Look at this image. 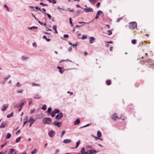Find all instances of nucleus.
Listing matches in <instances>:
<instances>
[{
    "instance_id": "e433bc0d",
    "label": "nucleus",
    "mask_w": 154,
    "mask_h": 154,
    "mask_svg": "<svg viewBox=\"0 0 154 154\" xmlns=\"http://www.w3.org/2000/svg\"><path fill=\"white\" fill-rule=\"evenodd\" d=\"M100 14H99V13H97L96 15V17H95L94 19H97L99 18V16L100 15Z\"/></svg>"
},
{
    "instance_id": "052dcab7",
    "label": "nucleus",
    "mask_w": 154,
    "mask_h": 154,
    "mask_svg": "<svg viewBox=\"0 0 154 154\" xmlns=\"http://www.w3.org/2000/svg\"><path fill=\"white\" fill-rule=\"evenodd\" d=\"M72 46L73 47V48L75 47V48H76V47H77V44H73L72 45Z\"/></svg>"
},
{
    "instance_id": "49530a36",
    "label": "nucleus",
    "mask_w": 154,
    "mask_h": 154,
    "mask_svg": "<svg viewBox=\"0 0 154 154\" xmlns=\"http://www.w3.org/2000/svg\"><path fill=\"white\" fill-rule=\"evenodd\" d=\"M78 23L79 24H87L89 23H86L84 22H79Z\"/></svg>"
},
{
    "instance_id": "a18cd8bd",
    "label": "nucleus",
    "mask_w": 154,
    "mask_h": 154,
    "mask_svg": "<svg viewBox=\"0 0 154 154\" xmlns=\"http://www.w3.org/2000/svg\"><path fill=\"white\" fill-rule=\"evenodd\" d=\"M40 4L41 5H42L43 6H48L47 4H44L42 2H41L40 3Z\"/></svg>"
},
{
    "instance_id": "79ce46f5",
    "label": "nucleus",
    "mask_w": 154,
    "mask_h": 154,
    "mask_svg": "<svg viewBox=\"0 0 154 154\" xmlns=\"http://www.w3.org/2000/svg\"><path fill=\"white\" fill-rule=\"evenodd\" d=\"M7 142H6L4 144L2 145L1 146V148L2 149L3 147L4 146H5L7 144Z\"/></svg>"
},
{
    "instance_id": "6e6552de",
    "label": "nucleus",
    "mask_w": 154,
    "mask_h": 154,
    "mask_svg": "<svg viewBox=\"0 0 154 154\" xmlns=\"http://www.w3.org/2000/svg\"><path fill=\"white\" fill-rule=\"evenodd\" d=\"M89 39V43L91 44H92L95 42V38L93 36L90 37Z\"/></svg>"
},
{
    "instance_id": "393cba45",
    "label": "nucleus",
    "mask_w": 154,
    "mask_h": 154,
    "mask_svg": "<svg viewBox=\"0 0 154 154\" xmlns=\"http://www.w3.org/2000/svg\"><path fill=\"white\" fill-rule=\"evenodd\" d=\"M43 13L44 14L47 15L48 17L49 18V19H51V15L50 14H49L48 13H45L44 12H43Z\"/></svg>"
},
{
    "instance_id": "f704fd0d",
    "label": "nucleus",
    "mask_w": 154,
    "mask_h": 154,
    "mask_svg": "<svg viewBox=\"0 0 154 154\" xmlns=\"http://www.w3.org/2000/svg\"><path fill=\"white\" fill-rule=\"evenodd\" d=\"M64 10L66 11H68L70 12H72L74 11L73 9H72L71 10H70V8H68L67 9H65Z\"/></svg>"
},
{
    "instance_id": "423d86ee",
    "label": "nucleus",
    "mask_w": 154,
    "mask_h": 154,
    "mask_svg": "<svg viewBox=\"0 0 154 154\" xmlns=\"http://www.w3.org/2000/svg\"><path fill=\"white\" fill-rule=\"evenodd\" d=\"M8 125V122L7 121H5L3 122L2 123L0 126V128H4Z\"/></svg>"
},
{
    "instance_id": "4468645a",
    "label": "nucleus",
    "mask_w": 154,
    "mask_h": 154,
    "mask_svg": "<svg viewBox=\"0 0 154 154\" xmlns=\"http://www.w3.org/2000/svg\"><path fill=\"white\" fill-rule=\"evenodd\" d=\"M57 68L58 69H59V72L61 74L63 73L64 71H63L62 69V68L61 67L59 66H57Z\"/></svg>"
},
{
    "instance_id": "c85d7f7f",
    "label": "nucleus",
    "mask_w": 154,
    "mask_h": 154,
    "mask_svg": "<svg viewBox=\"0 0 154 154\" xmlns=\"http://www.w3.org/2000/svg\"><path fill=\"white\" fill-rule=\"evenodd\" d=\"M54 112L55 113H60V110L59 109H55L54 110Z\"/></svg>"
},
{
    "instance_id": "de8ad7c7",
    "label": "nucleus",
    "mask_w": 154,
    "mask_h": 154,
    "mask_svg": "<svg viewBox=\"0 0 154 154\" xmlns=\"http://www.w3.org/2000/svg\"><path fill=\"white\" fill-rule=\"evenodd\" d=\"M87 37V36L86 35L85 36L83 35L81 38V39H84L86 38Z\"/></svg>"
},
{
    "instance_id": "cd10ccee",
    "label": "nucleus",
    "mask_w": 154,
    "mask_h": 154,
    "mask_svg": "<svg viewBox=\"0 0 154 154\" xmlns=\"http://www.w3.org/2000/svg\"><path fill=\"white\" fill-rule=\"evenodd\" d=\"M32 85L33 86H40V85L39 84H37L35 83H32Z\"/></svg>"
},
{
    "instance_id": "a19ab883",
    "label": "nucleus",
    "mask_w": 154,
    "mask_h": 154,
    "mask_svg": "<svg viewBox=\"0 0 154 154\" xmlns=\"http://www.w3.org/2000/svg\"><path fill=\"white\" fill-rule=\"evenodd\" d=\"M57 26L56 25H54L52 27V29H53L55 30H57Z\"/></svg>"
},
{
    "instance_id": "7c9ffc66",
    "label": "nucleus",
    "mask_w": 154,
    "mask_h": 154,
    "mask_svg": "<svg viewBox=\"0 0 154 154\" xmlns=\"http://www.w3.org/2000/svg\"><path fill=\"white\" fill-rule=\"evenodd\" d=\"M46 106H47L46 105H44L42 107V109L44 110H45L46 109Z\"/></svg>"
},
{
    "instance_id": "c9c22d12",
    "label": "nucleus",
    "mask_w": 154,
    "mask_h": 154,
    "mask_svg": "<svg viewBox=\"0 0 154 154\" xmlns=\"http://www.w3.org/2000/svg\"><path fill=\"white\" fill-rule=\"evenodd\" d=\"M33 122V123H34L35 122V121H34V119L32 118V117H30V118L29 120L28 121V122Z\"/></svg>"
},
{
    "instance_id": "338daca9",
    "label": "nucleus",
    "mask_w": 154,
    "mask_h": 154,
    "mask_svg": "<svg viewBox=\"0 0 154 154\" xmlns=\"http://www.w3.org/2000/svg\"><path fill=\"white\" fill-rule=\"evenodd\" d=\"M34 111H35V109H33V110H31V111H30V113L31 114L33 113L34 112Z\"/></svg>"
},
{
    "instance_id": "20e7f679",
    "label": "nucleus",
    "mask_w": 154,
    "mask_h": 154,
    "mask_svg": "<svg viewBox=\"0 0 154 154\" xmlns=\"http://www.w3.org/2000/svg\"><path fill=\"white\" fill-rule=\"evenodd\" d=\"M53 124L55 126L60 128L61 126L62 123L61 122H57V120H56L54 122Z\"/></svg>"
},
{
    "instance_id": "69168bd1",
    "label": "nucleus",
    "mask_w": 154,
    "mask_h": 154,
    "mask_svg": "<svg viewBox=\"0 0 154 154\" xmlns=\"http://www.w3.org/2000/svg\"><path fill=\"white\" fill-rule=\"evenodd\" d=\"M46 30L47 31H51V29H50L49 28L47 27H46Z\"/></svg>"
},
{
    "instance_id": "2f4dec72",
    "label": "nucleus",
    "mask_w": 154,
    "mask_h": 154,
    "mask_svg": "<svg viewBox=\"0 0 154 154\" xmlns=\"http://www.w3.org/2000/svg\"><path fill=\"white\" fill-rule=\"evenodd\" d=\"M38 22L41 25H44V26H46V23H42V22H40L39 20H38Z\"/></svg>"
},
{
    "instance_id": "13d9d810",
    "label": "nucleus",
    "mask_w": 154,
    "mask_h": 154,
    "mask_svg": "<svg viewBox=\"0 0 154 154\" xmlns=\"http://www.w3.org/2000/svg\"><path fill=\"white\" fill-rule=\"evenodd\" d=\"M32 45L33 47H35L37 45L36 43L35 42H34L32 44Z\"/></svg>"
},
{
    "instance_id": "a878e982",
    "label": "nucleus",
    "mask_w": 154,
    "mask_h": 154,
    "mask_svg": "<svg viewBox=\"0 0 154 154\" xmlns=\"http://www.w3.org/2000/svg\"><path fill=\"white\" fill-rule=\"evenodd\" d=\"M106 83L107 85H110L111 84V82L110 80H108L106 81Z\"/></svg>"
},
{
    "instance_id": "6ab92c4d",
    "label": "nucleus",
    "mask_w": 154,
    "mask_h": 154,
    "mask_svg": "<svg viewBox=\"0 0 154 154\" xmlns=\"http://www.w3.org/2000/svg\"><path fill=\"white\" fill-rule=\"evenodd\" d=\"M28 57L26 56H23L22 57V60H25L28 58Z\"/></svg>"
},
{
    "instance_id": "ea45409f",
    "label": "nucleus",
    "mask_w": 154,
    "mask_h": 154,
    "mask_svg": "<svg viewBox=\"0 0 154 154\" xmlns=\"http://www.w3.org/2000/svg\"><path fill=\"white\" fill-rule=\"evenodd\" d=\"M4 6L5 8H7V10L8 11H10L9 8L7 6V5H4Z\"/></svg>"
},
{
    "instance_id": "603ef678",
    "label": "nucleus",
    "mask_w": 154,
    "mask_h": 154,
    "mask_svg": "<svg viewBox=\"0 0 154 154\" xmlns=\"http://www.w3.org/2000/svg\"><path fill=\"white\" fill-rule=\"evenodd\" d=\"M16 85L17 87H20L21 86V85L19 82H18L16 84Z\"/></svg>"
},
{
    "instance_id": "0eeeda50",
    "label": "nucleus",
    "mask_w": 154,
    "mask_h": 154,
    "mask_svg": "<svg viewBox=\"0 0 154 154\" xmlns=\"http://www.w3.org/2000/svg\"><path fill=\"white\" fill-rule=\"evenodd\" d=\"M55 134V132L53 130H51L48 132V135L50 137H53Z\"/></svg>"
},
{
    "instance_id": "4d7b16f0",
    "label": "nucleus",
    "mask_w": 154,
    "mask_h": 154,
    "mask_svg": "<svg viewBox=\"0 0 154 154\" xmlns=\"http://www.w3.org/2000/svg\"><path fill=\"white\" fill-rule=\"evenodd\" d=\"M72 47H70L68 49V51L69 52H71V51H72Z\"/></svg>"
},
{
    "instance_id": "6e6d98bb",
    "label": "nucleus",
    "mask_w": 154,
    "mask_h": 154,
    "mask_svg": "<svg viewBox=\"0 0 154 154\" xmlns=\"http://www.w3.org/2000/svg\"><path fill=\"white\" fill-rule=\"evenodd\" d=\"M108 32H109L108 34V35H110L112 34V32L111 30H109Z\"/></svg>"
},
{
    "instance_id": "0e129e2a",
    "label": "nucleus",
    "mask_w": 154,
    "mask_h": 154,
    "mask_svg": "<svg viewBox=\"0 0 154 154\" xmlns=\"http://www.w3.org/2000/svg\"><path fill=\"white\" fill-rule=\"evenodd\" d=\"M69 23L70 24L72 23V20H71V17L69 18Z\"/></svg>"
},
{
    "instance_id": "bf43d9fd",
    "label": "nucleus",
    "mask_w": 154,
    "mask_h": 154,
    "mask_svg": "<svg viewBox=\"0 0 154 154\" xmlns=\"http://www.w3.org/2000/svg\"><path fill=\"white\" fill-rule=\"evenodd\" d=\"M122 17H121L120 18H118L116 21L117 22H119L120 20L122 19Z\"/></svg>"
},
{
    "instance_id": "412c9836",
    "label": "nucleus",
    "mask_w": 154,
    "mask_h": 154,
    "mask_svg": "<svg viewBox=\"0 0 154 154\" xmlns=\"http://www.w3.org/2000/svg\"><path fill=\"white\" fill-rule=\"evenodd\" d=\"M97 135L99 137H100L102 136V134L101 132L100 131H98L97 132Z\"/></svg>"
},
{
    "instance_id": "39448f33",
    "label": "nucleus",
    "mask_w": 154,
    "mask_h": 154,
    "mask_svg": "<svg viewBox=\"0 0 154 154\" xmlns=\"http://www.w3.org/2000/svg\"><path fill=\"white\" fill-rule=\"evenodd\" d=\"M63 116V114L62 112L58 113L55 116V118L57 120L61 119Z\"/></svg>"
},
{
    "instance_id": "473e14b6",
    "label": "nucleus",
    "mask_w": 154,
    "mask_h": 154,
    "mask_svg": "<svg viewBox=\"0 0 154 154\" xmlns=\"http://www.w3.org/2000/svg\"><path fill=\"white\" fill-rule=\"evenodd\" d=\"M131 43L132 44L135 45L136 43V40L135 39H133L131 41Z\"/></svg>"
},
{
    "instance_id": "1a4fd4ad",
    "label": "nucleus",
    "mask_w": 154,
    "mask_h": 154,
    "mask_svg": "<svg viewBox=\"0 0 154 154\" xmlns=\"http://www.w3.org/2000/svg\"><path fill=\"white\" fill-rule=\"evenodd\" d=\"M88 154H94L97 152V151L94 149H90L88 150Z\"/></svg>"
},
{
    "instance_id": "3c124183",
    "label": "nucleus",
    "mask_w": 154,
    "mask_h": 154,
    "mask_svg": "<svg viewBox=\"0 0 154 154\" xmlns=\"http://www.w3.org/2000/svg\"><path fill=\"white\" fill-rule=\"evenodd\" d=\"M69 37V35L67 34H64L63 35V37L64 38H68Z\"/></svg>"
},
{
    "instance_id": "7ed1b4c3",
    "label": "nucleus",
    "mask_w": 154,
    "mask_h": 154,
    "mask_svg": "<svg viewBox=\"0 0 154 154\" xmlns=\"http://www.w3.org/2000/svg\"><path fill=\"white\" fill-rule=\"evenodd\" d=\"M81 8L82 9H83L85 11L86 13L93 12V9L90 7L85 8H83L82 7H81Z\"/></svg>"
},
{
    "instance_id": "9d476101",
    "label": "nucleus",
    "mask_w": 154,
    "mask_h": 154,
    "mask_svg": "<svg viewBox=\"0 0 154 154\" xmlns=\"http://www.w3.org/2000/svg\"><path fill=\"white\" fill-rule=\"evenodd\" d=\"M8 104H5L3 105V107L2 109V111H5L7 109V108H8Z\"/></svg>"
},
{
    "instance_id": "aec40b11",
    "label": "nucleus",
    "mask_w": 154,
    "mask_h": 154,
    "mask_svg": "<svg viewBox=\"0 0 154 154\" xmlns=\"http://www.w3.org/2000/svg\"><path fill=\"white\" fill-rule=\"evenodd\" d=\"M11 136V134L10 133H8L6 136V138L8 139L10 138Z\"/></svg>"
},
{
    "instance_id": "864d4df0",
    "label": "nucleus",
    "mask_w": 154,
    "mask_h": 154,
    "mask_svg": "<svg viewBox=\"0 0 154 154\" xmlns=\"http://www.w3.org/2000/svg\"><path fill=\"white\" fill-rule=\"evenodd\" d=\"M100 2H98L96 6V7L98 8L100 6Z\"/></svg>"
},
{
    "instance_id": "4c0bfd02",
    "label": "nucleus",
    "mask_w": 154,
    "mask_h": 154,
    "mask_svg": "<svg viewBox=\"0 0 154 154\" xmlns=\"http://www.w3.org/2000/svg\"><path fill=\"white\" fill-rule=\"evenodd\" d=\"M24 103L23 102H21L20 103L19 105L18 106V107H22V106L24 105Z\"/></svg>"
},
{
    "instance_id": "09e8293b",
    "label": "nucleus",
    "mask_w": 154,
    "mask_h": 154,
    "mask_svg": "<svg viewBox=\"0 0 154 154\" xmlns=\"http://www.w3.org/2000/svg\"><path fill=\"white\" fill-rule=\"evenodd\" d=\"M65 130H63L62 131V134L61 136V137H62L64 134L65 133Z\"/></svg>"
},
{
    "instance_id": "e2e57ef3",
    "label": "nucleus",
    "mask_w": 154,
    "mask_h": 154,
    "mask_svg": "<svg viewBox=\"0 0 154 154\" xmlns=\"http://www.w3.org/2000/svg\"><path fill=\"white\" fill-rule=\"evenodd\" d=\"M30 123L29 125V127H30L31 126H32V124L33 123V122H30Z\"/></svg>"
},
{
    "instance_id": "72a5a7b5",
    "label": "nucleus",
    "mask_w": 154,
    "mask_h": 154,
    "mask_svg": "<svg viewBox=\"0 0 154 154\" xmlns=\"http://www.w3.org/2000/svg\"><path fill=\"white\" fill-rule=\"evenodd\" d=\"M35 8L37 10H38L39 11H41L43 13V12L42 11V10L40 8H39L38 7V6H36L35 7Z\"/></svg>"
},
{
    "instance_id": "5fc2aeb1",
    "label": "nucleus",
    "mask_w": 154,
    "mask_h": 154,
    "mask_svg": "<svg viewBox=\"0 0 154 154\" xmlns=\"http://www.w3.org/2000/svg\"><path fill=\"white\" fill-rule=\"evenodd\" d=\"M23 91V90L22 89H21L20 90H18L17 91V92L18 93H22V92Z\"/></svg>"
},
{
    "instance_id": "c756f323",
    "label": "nucleus",
    "mask_w": 154,
    "mask_h": 154,
    "mask_svg": "<svg viewBox=\"0 0 154 154\" xmlns=\"http://www.w3.org/2000/svg\"><path fill=\"white\" fill-rule=\"evenodd\" d=\"M37 149L36 148H35L31 152V154H34L35 153L37 152Z\"/></svg>"
},
{
    "instance_id": "f3484780",
    "label": "nucleus",
    "mask_w": 154,
    "mask_h": 154,
    "mask_svg": "<svg viewBox=\"0 0 154 154\" xmlns=\"http://www.w3.org/2000/svg\"><path fill=\"white\" fill-rule=\"evenodd\" d=\"M38 28V27L37 26H32L31 27H28V29H30V30L32 29H37Z\"/></svg>"
},
{
    "instance_id": "dca6fc26",
    "label": "nucleus",
    "mask_w": 154,
    "mask_h": 154,
    "mask_svg": "<svg viewBox=\"0 0 154 154\" xmlns=\"http://www.w3.org/2000/svg\"><path fill=\"white\" fill-rule=\"evenodd\" d=\"M97 1V0H89V2L92 5L96 2Z\"/></svg>"
},
{
    "instance_id": "ddd939ff",
    "label": "nucleus",
    "mask_w": 154,
    "mask_h": 154,
    "mask_svg": "<svg viewBox=\"0 0 154 154\" xmlns=\"http://www.w3.org/2000/svg\"><path fill=\"white\" fill-rule=\"evenodd\" d=\"M117 118L118 116H117L116 114V113H114L112 116V119L114 120H115Z\"/></svg>"
},
{
    "instance_id": "bb28decb",
    "label": "nucleus",
    "mask_w": 154,
    "mask_h": 154,
    "mask_svg": "<svg viewBox=\"0 0 154 154\" xmlns=\"http://www.w3.org/2000/svg\"><path fill=\"white\" fill-rule=\"evenodd\" d=\"M49 2L50 3H52V4H56L57 2L55 0H49Z\"/></svg>"
},
{
    "instance_id": "4be33fe9",
    "label": "nucleus",
    "mask_w": 154,
    "mask_h": 154,
    "mask_svg": "<svg viewBox=\"0 0 154 154\" xmlns=\"http://www.w3.org/2000/svg\"><path fill=\"white\" fill-rule=\"evenodd\" d=\"M14 148H11L10 149L9 152V154H11L14 152Z\"/></svg>"
},
{
    "instance_id": "774afa93",
    "label": "nucleus",
    "mask_w": 154,
    "mask_h": 154,
    "mask_svg": "<svg viewBox=\"0 0 154 154\" xmlns=\"http://www.w3.org/2000/svg\"><path fill=\"white\" fill-rule=\"evenodd\" d=\"M28 122V121H25L24 122L23 126H24L26 124V123H27Z\"/></svg>"
},
{
    "instance_id": "8fccbe9b",
    "label": "nucleus",
    "mask_w": 154,
    "mask_h": 154,
    "mask_svg": "<svg viewBox=\"0 0 154 154\" xmlns=\"http://www.w3.org/2000/svg\"><path fill=\"white\" fill-rule=\"evenodd\" d=\"M85 148H84V147H82V148L81 149V152H85Z\"/></svg>"
},
{
    "instance_id": "f03ea898",
    "label": "nucleus",
    "mask_w": 154,
    "mask_h": 154,
    "mask_svg": "<svg viewBox=\"0 0 154 154\" xmlns=\"http://www.w3.org/2000/svg\"><path fill=\"white\" fill-rule=\"evenodd\" d=\"M129 28L131 29H134L137 26V23L135 22H131L129 23Z\"/></svg>"
},
{
    "instance_id": "58836bf2",
    "label": "nucleus",
    "mask_w": 154,
    "mask_h": 154,
    "mask_svg": "<svg viewBox=\"0 0 154 154\" xmlns=\"http://www.w3.org/2000/svg\"><path fill=\"white\" fill-rule=\"evenodd\" d=\"M34 98H40V97L39 96L38 94H37L35 95L34 96Z\"/></svg>"
},
{
    "instance_id": "b1692460",
    "label": "nucleus",
    "mask_w": 154,
    "mask_h": 154,
    "mask_svg": "<svg viewBox=\"0 0 154 154\" xmlns=\"http://www.w3.org/2000/svg\"><path fill=\"white\" fill-rule=\"evenodd\" d=\"M21 138V137H18L16 139V143H18L19 142Z\"/></svg>"
},
{
    "instance_id": "2eb2a0df",
    "label": "nucleus",
    "mask_w": 154,
    "mask_h": 154,
    "mask_svg": "<svg viewBox=\"0 0 154 154\" xmlns=\"http://www.w3.org/2000/svg\"><path fill=\"white\" fill-rule=\"evenodd\" d=\"M14 116V113L13 112H11L10 114H9L7 115V118H9L11 117H13Z\"/></svg>"
},
{
    "instance_id": "9b49d317",
    "label": "nucleus",
    "mask_w": 154,
    "mask_h": 154,
    "mask_svg": "<svg viewBox=\"0 0 154 154\" xmlns=\"http://www.w3.org/2000/svg\"><path fill=\"white\" fill-rule=\"evenodd\" d=\"M71 142V140L70 139H65L63 141V143H70Z\"/></svg>"
},
{
    "instance_id": "f8f14e48",
    "label": "nucleus",
    "mask_w": 154,
    "mask_h": 154,
    "mask_svg": "<svg viewBox=\"0 0 154 154\" xmlns=\"http://www.w3.org/2000/svg\"><path fill=\"white\" fill-rule=\"evenodd\" d=\"M80 122V120L79 119H77L74 122V125H77Z\"/></svg>"
},
{
    "instance_id": "a211bd4d",
    "label": "nucleus",
    "mask_w": 154,
    "mask_h": 154,
    "mask_svg": "<svg viewBox=\"0 0 154 154\" xmlns=\"http://www.w3.org/2000/svg\"><path fill=\"white\" fill-rule=\"evenodd\" d=\"M80 143V140H79L77 142H76V146L75 147V148H77L79 146V144Z\"/></svg>"
},
{
    "instance_id": "680f3d73",
    "label": "nucleus",
    "mask_w": 154,
    "mask_h": 154,
    "mask_svg": "<svg viewBox=\"0 0 154 154\" xmlns=\"http://www.w3.org/2000/svg\"><path fill=\"white\" fill-rule=\"evenodd\" d=\"M81 25H76L74 27V28H79V27H81Z\"/></svg>"
},
{
    "instance_id": "37998d69",
    "label": "nucleus",
    "mask_w": 154,
    "mask_h": 154,
    "mask_svg": "<svg viewBox=\"0 0 154 154\" xmlns=\"http://www.w3.org/2000/svg\"><path fill=\"white\" fill-rule=\"evenodd\" d=\"M32 14V16L33 17H34V18H35V19L37 21H38V19L37 18H36V17H35V15H34L33 14H32H32Z\"/></svg>"
},
{
    "instance_id": "f257e3e1",
    "label": "nucleus",
    "mask_w": 154,
    "mask_h": 154,
    "mask_svg": "<svg viewBox=\"0 0 154 154\" xmlns=\"http://www.w3.org/2000/svg\"><path fill=\"white\" fill-rule=\"evenodd\" d=\"M52 122V120L49 117H46L44 118L42 120V122L44 124L50 125Z\"/></svg>"
},
{
    "instance_id": "c03bdc74",
    "label": "nucleus",
    "mask_w": 154,
    "mask_h": 154,
    "mask_svg": "<svg viewBox=\"0 0 154 154\" xmlns=\"http://www.w3.org/2000/svg\"><path fill=\"white\" fill-rule=\"evenodd\" d=\"M55 114L56 113L54 112H52L51 114V116L52 117H54L55 116Z\"/></svg>"
},
{
    "instance_id": "5701e85b",
    "label": "nucleus",
    "mask_w": 154,
    "mask_h": 154,
    "mask_svg": "<svg viewBox=\"0 0 154 154\" xmlns=\"http://www.w3.org/2000/svg\"><path fill=\"white\" fill-rule=\"evenodd\" d=\"M52 110V108L51 107H49L47 110L45 112L46 113H50Z\"/></svg>"
}]
</instances>
